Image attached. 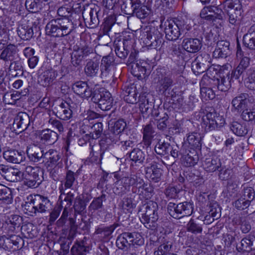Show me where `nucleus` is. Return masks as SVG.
Instances as JSON below:
<instances>
[{
    "label": "nucleus",
    "mask_w": 255,
    "mask_h": 255,
    "mask_svg": "<svg viewBox=\"0 0 255 255\" xmlns=\"http://www.w3.org/2000/svg\"><path fill=\"white\" fill-rule=\"evenodd\" d=\"M26 200L24 208L31 213H49L53 207L52 202L48 197L40 194L29 195Z\"/></svg>",
    "instance_id": "nucleus-1"
},
{
    "label": "nucleus",
    "mask_w": 255,
    "mask_h": 255,
    "mask_svg": "<svg viewBox=\"0 0 255 255\" xmlns=\"http://www.w3.org/2000/svg\"><path fill=\"white\" fill-rule=\"evenodd\" d=\"M73 30L72 22L67 18L53 19L46 25V33L51 36L61 37L69 34Z\"/></svg>",
    "instance_id": "nucleus-2"
},
{
    "label": "nucleus",
    "mask_w": 255,
    "mask_h": 255,
    "mask_svg": "<svg viewBox=\"0 0 255 255\" xmlns=\"http://www.w3.org/2000/svg\"><path fill=\"white\" fill-rule=\"evenodd\" d=\"M158 206L153 201H149L142 205L139 212L141 213V222L147 229H155L157 227L158 219Z\"/></svg>",
    "instance_id": "nucleus-3"
},
{
    "label": "nucleus",
    "mask_w": 255,
    "mask_h": 255,
    "mask_svg": "<svg viewBox=\"0 0 255 255\" xmlns=\"http://www.w3.org/2000/svg\"><path fill=\"white\" fill-rule=\"evenodd\" d=\"M11 173L20 178L21 175L23 184L29 188H36L40 184L42 177L43 170L39 167L27 166L23 172L14 171Z\"/></svg>",
    "instance_id": "nucleus-4"
},
{
    "label": "nucleus",
    "mask_w": 255,
    "mask_h": 255,
    "mask_svg": "<svg viewBox=\"0 0 255 255\" xmlns=\"http://www.w3.org/2000/svg\"><path fill=\"white\" fill-rule=\"evenodd\" d=\"M164 32L165 37L169 40H176L185 30H189L190 26L185 23L183 20L175 19L165 22Z\"/></svg>",
    "instance_id": "nucleus-5"
},
{
    "label": "nucleus",
    "mask_w": 255,
    "mask_h": 255,
    "mask_svg": "<svg viewBox=\"0 0 255 255\" xmlns=\"http://www.w3.org/2000/svg\"><path fill=\"white\" fill-rule=\"evenodd\" d=\"M44 155V159L43 162H45V165L53 179H57V171L62 166L60 154L55 150L50 149L45 152Z\"/></svg>",
    "instance_id": "nucleus-6"
},
{
    "label": "nucleus",
    "mask_w": 255,
    "mask_h": 255,
    "mask_svg": "<svg viewBox=\"0 0 255 255\" xmlns=\"http://www.w3.org/2000/svg\"><path fill=\"white\" fill-rule=\"evenodd\" d=\"M116 244L119 249H124L130 246H140L143 244L141 236L136 233H123L117 239Z\"/></svg>",
    "instance_id": "nucleus-7"
},
{
    "label": "nucleus",
    "mask_w": 255,
    "mask_h": 255,
    "mask_svg": "<svg viewBox=\"0 0 255 255\" xmlns=\"http://www.w3.org/2000/svg\"><path fill=\"white\" fill-rule=\"evenodd\" d=\"M167 209L170 216L174 218L188 216L193 212L192 205L187 202L180 203L178 204L170 202L168 205Z\"/></svg>",
    "instance_id": "nucleus-8"
},
{
    "label": "nucleus",
    "mask_w": 255,
    "mask_h": 255,
    "mask_svg": "<svg viewBox=\"0 0 255 255\" xmlns=\"http://www.w3.org/2000/svg\"><path fill=\"white\" fill-rule=\"evenodd\" d=\"M92 52L93 49L86 44L74 46L71 54V63L74 66L79 65L84 58Z\"/></svg>",
    "instance_id": "nucleus-9"
},
{
    "label": "nucleus",
    "mask_w": 255,
    "mask_h": 255,
    "mask_svg": "<svg viewBox=\"0 0 255 255\" xmlns=\"http://www.w3.org/2000/svg\"><path fill=\"white\" fill-rule=\"evenodd\" d=\"M18 113L17 117L15 118L13 127L18 132H21L26 129L29 123L35 120L37 115H34V113Z\"/></svg>",
    "instance_id": "nucleus-10"
},
{
    "label": "nucleus",
    "mask_w": 255,
    "mask_h": 255,
    "mask_svg": "<svg viewBox=\"0 0 255 255\" xmlns=\"http://www.w3.org/2000/svg\"><path fill=\"white\" fill-rule=\"evenodd\" d=\"M195 62L197 67L200 69L201 72L207 70V75H204L202 79L201 84H203L206 80H208L209 76L208 75L211 72L212 69H214L210 66V55L206 53L200 55L196 58Z\"/></svg>",
    "instance_id": "nucleus-11"
},
{
    "label": "nucleus",
    "mask_w": 255,
    "mask_h": 255,
    "mask_svg": "<svg viewBox=\"0 0 255 255\" xmlns=\"http://www.w3.org/2000/svg\"><path fill=\"white\" fill-rule=\"evenodd\" d=\"M163 39L160 32L157 30L149 31L147 33L146 37L143 40V43L148 49H157L161 46Z\"/></svg>",
    "instance_id": "nucleus-12"
},
{
    "label": "nucleus",
    "mask_w": 255,
    "mask_h": 255,
    "mask_svg": "<svg viewBox=\"0 0 255 255\" xmlns=\"http://www.w3.org/2000/svg\"><path fill=\"white\" fill-rule=\"evenodd\" d=\"M223 14V12L221 9L214 6L204 7L200 12L201 17L209 21L222 19Z\"/></svg>",
    "instance_id": "nucleus-13"
},
{
    "label": "nucleus",
    "mask_w": 255,
    "mask_h": 255,
    "mask_svg": "<svg viewBox=\"0 0 255 255\" xmlns=\"http://www.w3.org/2000/svg\"><path fill=\"white\" fill-rule=\"evenodd\" d=\"M99 11V7L96 5L91 7L90 10H84L82 15L85 22L88 23L91 27H95L99 23L98 14Z\"/></svg>",
    "instance_id": "nucleus-14"
},
{
    "label": "nucleus",
    "mask_w": 255,
    "mask_h": 255,
    "mask_svg": "<svg viewBox=\"0 0 255 255\" xmlns=\"http://www.w3.org/2000/svg\"><path fill=\"white\" fill-rule=\"evenodd\" d=\"M72 88L75 94L82 98L87 99L92 96V90L86 82H76L73 84Z\"/></svg>",
    "instance_id": "nucleus-15"
},
{
    "label": "nucleus",
    "mask_w": 255,
    "mask_h": 255,
    "mask_svg": "<svg viewBox=\"0 0 255 255\" xmlns=\"http://www.w3.org/2000/svg\"><path fill=\"white\" fill-rule=\"evenodd\" d=\"M57 76V71L53 69L46 70L39 76V82L44 87H49L52 84Z\"/></svg>",
    "instance_id": "nucleus-16"
},
{
    "label": "nucleus",
    "mask_w": 255,
    "mask_h": 255,
    "mask_svg": "<svg viewBox=\"0 0 255 255\" xmlns=\"http://www.w3.org/2000/svg\"><path fill=\"white\" fill-rule=\"evenodd\" d=\"M229 46V42L226 40L218 41L213 53V56L215 58L227 57L230 52Z\"/></svg>",
    "instance_id": "nucleus-17"
},
{
    "label": "nucleus",
    "mask_w": 255,
    "mask_h": 255,
    "mask_svg": "<svg viewBox=\"0 0 255 255\" xmlns=\"http://www.w3.org/2000/svg\"><path fill=\"white\" fill-rule=\"evenodd\" d=\"M149 165V166L145 168V176L153 182H157L160 179L161 170L157 167L156 162L154 161H152Z\"/></svg>",
    "instance_id": "nucleus-18"
},
{
    "label": "nucleus",
    "mask_w": 255,
    "mask_h": 255,
    "mask_svg": "<svg viewBox=\"0 0 255 255\" xmlns=\"http://www.w3.org/2000/svg\"><path fill=\"white\" fill-rule=\"evenodd\" d=\"M126 123L123 120H119L116 122L110 130V139L116 143L120 140V134L124 130Z\"/></svg>",
    "instance_id": "nucleus-19"
},
{
    "label": "nucleus",
    "mask_w": 255,
    "mask_h": 255,
    "mask_svg": "<svg viewBox=\"0 0 255 255\" xmlns=\"http://www.w3.org/2000/svg\"><path fill=\"white\" fill-rule=\"evenodd\" d=\"M27 154L29 160L36 162L39 161L42 158L44 159V150L40 146L33 144L30 146L26 150Z\"/></svg>",
    "instance_id": "nucleus-20"
},
{
    "label": "nucleus",
    "mask_w": 255,
    "mask_h": 255,
    "mask_svg": "<svg viewBox=\"0 0 255 255\" xmlns=\"http://www.w3.org/2000/svg\"><path fill=\"white\" fill-rule=\"evenodd\" d=\"M17 53V47L15 45L11 44L7 45L1 52L0 59L6 62H11L10 66L12 65L13 61Z\"/></svg>",
    "instance_id": "nucleus-21"
},
{
    "label": "nucleus",
    "mask_w": 255,
    "mask_h": 255,
    "mask_svg": "<svg viewBox=\"0 0 255 255\" xmlns=\"http://www.w3.org/2000/svg\"><path fill=\"white\" fill-rule=\"evenodd\" d=\"M182 46L185 50L190 53H196L202 47V42L198 38H185L183 40Z\"/></svg>",
    "instance_id": "nucleus-22"
},
{
    "label": "nucleus",
    "mask_w": 255,
    "mask_h": 255,
    "mask_svg": "<svg viewBox=\"0 0 255 255\" xmlns=\"http://www.w3.org/2000/svg\"><path fill=\"white\" fill-rule=\"evenodd\" d=\"M3 156L6 160L13 163H19L22 161L24 158L23 152L14 149L5 151Z\"/></svg>",
    "instance_id": "nucleus-23"
},
{
    "label": "nucleus",
    "mask_w": 255,
    "mask_h": 255,
    "mask_svg": "<svg viewBox=\"0 0 255 255\" xmlns=\"http://www.w3.org/2000/svg\"><path fill=\"white\" fill-rule=\"evenodd\" d=\"M250 58L247 56L242 57L236 68L232 73V77L238 79L250 65Z\"/></svg>",
    "instance_id": "nucleus-24"
},
{
    "label": "nucleus",
    "mask_w": 255,
    "mask_h": 255,
    "mask_svg": "<svg viewBox=\"0 0 255 255\" xmlns=\"http://www.w3.org/2000/svg\"><path fill=\"white\" fill-rule=\"evenodd\" d=\"M86 238L79 242H76L71 249L72 255H86L89 252V247L86 241Z\"/></svg>",
    "instance_id": "nucleus-25"
},
{
    "label": "nucleus",
    "mask_w": 255,
    "mask_h": 255,
    "mask_svg": "<svg viewBox=\"0 0 255 255\" xmlns=\"http://www.w3.org/2000/svg\"><path fill=\"white\" fill-rule=\"evenodd\" d=\"M39 137L43 142L52 144L57 140L58 135L55 131L47 128L39 132Z\"/></svg>",
    "instance_id": "nucleus-26"
},
{
    "label": "nucleus",
    "mask_w": 255,
    "mask_h": 255,
    "mask_svg": "<svg viewBox=\"0 0 255 255\" xmlns=\"http://www.w3.org/2000/svg\"><path fill=\"white\" fill-rule=\"evenodd\" d=\"M216 114L219 113H207L205 116H203L201 126L205 132H207L215 129L216 123H214L213 119L216 116Z\"/></svg>",
    "instance_id": "nucleus-27"
},
{
    "label": "nucleus",
    "mask_w": 255,
    "mask_h": 255,
    "mask_svg": "<svg viewBox=\"0 0 255 255\" xmlns=\"http://www.w3.org/2000/svg\"><path fill=\"white\" fill-rule=\"evenodd\" d=\"M100 70V62L97 60H90L85 66L84 71L85 74L91 77L96 76Z\"/></svg>",
    "instance_id": "nucleus-28"
},
{
    "label": "nucleus",
    "mask_w": 255,
    "mask_h": 255,
    "mask_svg": "<svg viewBox=\"0 0 255 255\" xmlns=\"http://www.w3.org/2000/svg\"><path fill=\"white\" fill-rule=\"evenodd\" d=\"M202 166L206 171L213 172L221 167V163L217 158H206L202 162Z\"/></svg>",
    "instance_id": "nucleus-29"
},
{
    "label": "nucleus",
    "mask_w": 255,
    "mask_h": 255,
    "mask_svg": "<svg viewBox=\"0 0 255 255\" xmlns=\"http://www.w3.org/2000/svg\"><path fill=\"white\" fill-rule=\"evenodd\" d=\"M124 100L129 104H134L137 101V93L134 86L125 87L122 92Z\"/></svg>",
    "instance_id": "nucleus-30"
},
{
    "label": "nucleus",
    "mask_w": 255,
    "mask_h": 255,
    "mask_svg": "<svg viewBox=\"0 0 255 255\" xmlns=\"http://www.w3.org/2000/svg\"><path fill=\"white\" fill-rule=\"evenodd\" d=\"M75 173L71 170L67 171L65 180L63 182H62V183L59 187V190L61 193L59 199L62 198V194L65 195L64 188H65V189L71 188L75 181Z\"/></svg>",
    "instance_id": "nucleus-31"
},
{
    "label": "nucleus",
    "mask_w": 255,
    "mask_h": 255,
    "mask_svg": "<svg viewBox=\"0 0 255 255\" xmlns=\"http://www.w3.org/2000/svg\"><path fill=\"white\" fill-rule=\"evenodd\" d=\"M247 94H241L239 96L235 97L232 101V105L234 109L240 112L247 111Z\"/></svg>",
    "instance_id": "nucleus-32"
},
{
    "label": "nucleus",
    "mask_w": 255,
    "mask_h": 255,
    "mask_svg": "<svg viewBox=\"0 0 255 255\" xmlns=\"http://www.w3.org/2000/svg\"><path fill=\"white\" fill-rule=\"evenodd\" d=\"M243 41L245 45L252 49H255V26H252L244 35Z\"/></svg>",
    "instance_id": "nucleus-33"
},
{
    "label": "nucleus",
    "mask_w": 255,
    "mask_h": 255,
    "mask_svg": "<svg viewBox=\"0 0 255 255\" xmlns=\"http://www.w3.org/2000/svg\"><path fill=\"white\" fill-rule=\"evenodd\" d=\"M239 248L246 252H250L255 249V237L253 235H249L243 239L241 241V247Z\"/></svg>",
    "instance_id": "nucleus-34"
},
{
    "label": "nucleus",
    "mask_w": 255,
    "mask_h": 255,
    "mask_svg": "<svg viewBox=\"0 0 255 255\" xmlns=\"http://www.w3.org/2000/svg\"><path fill=\"white\" fill-rule=\"evenodd\" d=\"M17 32L19 36L24 40H29L33 35L32 28L26 24L19 25L17 29Z\"/></svg>",
    "instance_id": "nucleus-35"
},
{
    "label": "nucleus",
    "mask_w": 255,
    "mask_h": 255,
    "mask_svg": "<svg viewBox=\"0 0 255 255\" xmlns=\"http://www.w3.org/2000/svg\"><path fill=\"white\" fill-rule=\"evenodd\" d=\"M245 86L251 90H255V67L248 69L246 72Z\"/></svg>",
    "instance_id": "nucleus-36"
},
{
    "label": "nucleus",
    "mask_w": 255,
    "mask_h": 255,
    "mask_svg": "<svg viewBox=\"0 0 255 255\" xmlns=\"http://www.w3.org/2000/svg\"><path fill=\"white\" fill-rule=\"evenodd\" d=\"M12 200V195L10 188L0 184V200L6 204L10 203Z\"/></svg>",
    "instance_id": "nucleus-37"
},
{
    "label": "nucleus",
    "mask_w": 255,
    "mask_h": 255,
    "mask_svg": "<svg viewBox=\"0 0 255 255\" xmlns=\"http://www.w3.org/2000/svg\"><path fill=\"white\" fill-rule=\"evenodd\" d=\"M130 159L135 163H142L145 159V154L139 148H134L129 153Z\"/></svg>",
    "instance_id": "nucleus-38"
},
{
    "label": "nucleus",
    "mask_w": 255,
    "mask_h": 255,
    "mask_svg": "<svg viewBox=\"0 0 255 255\" xmlns=\"http://www.w3.org/2000/svg\"><path fill=\"white\" fill-rule=\"evenodd\" d=\"M143 140L146 145H149L151 140L155 135V131L150 124L146 125L143 129Z\"/></svg>",
    "instance_id": "nucleus-39"
},
{
    "label": "nucleus",
    "mask_w": 255,
    "mask_h": 255,
    "mask_svg": "<svg viewBox=\"0 0 255 255\" xmlns=\"http://www.w3.org/2000/svg\"><path fill=\"white\" fill-rule=\"evenodd\" d=\"M171 149L170 144L165 141L158 142L154 147L156 153L159 155H166L168 154Z\"/></svg>",
    "instance_id": "nucleus-40"
},
{
    "label": "nucleus",
    "mask_w": 255,
    "mask_h": 255,
    "mask_svg": "<svg viewBox=\"0 0 255 255\" xmlns=\"http://www.w3.org/2000/svg\"><path fill=\"white\" fill-rule=\"evenodd\" d=\"M173 83V80L170 76H165L161 77L158 81V86L160 92L164 93Z\"/></svg>",
    "instance_id": "nucleus-41"
},
{
    "label": "nucleus",
    "mask_w": 255,
    "mask_h": 255,
    "mask_svg": "<svg viewBox=\"0 0 255 255\" xmlns=\"http://www.w3.org/2000/svg\"><path fill=\"white\" fill-rule=\"evenodd\" d=\"M201 136L196 132L191 133L187 136V140L189 144L193 148H199L201 146Z\"/></svg>",
    "instance_id": "nucleus-42"
},
{
    "label": "nucleus",
    "mask_w": 255,
    "mask_h": 255,
    "mask_svg": "<svg viewBox=\"0 0 255 255\" xmlns=\"http://www.w3.org/2000/svg\"><path fill=\"white\" fill-rule=\"evenodd\" d=\"M231 129L238 136H244L248 133V129L246 127L237 122L232 123Z\"/></svg>",
    "instance_id": "nucleus-43"
},
{
    "label": "nucleus",
    "mask_w": 255,
    "mask_h": 255,
    "mask_svg": "<svg viewBox=\"0 0 255 255\" xmlns=\"http://www.w3.org/2000/svg\"><path fill=\"white\" fill-rule=\"evenodd\" d=\"M155 118L156 120L159 122L157 125L158 128L163 129L167 126L166 121L168 119V116L166 113H154V115H153Z\"/></svg>",
    "instance_id": "nucleus-44"
},
{
    "label": "nucleus",
    "mask_w": 255,
    "mask_h": 255,
    "mask_svg": "<svg viewBox=\"0 0 255 255\" xmlns=\"http://www.w3.org/2000/svg\"><path fill=\"white\" fill-rule=\"evenodd\" d=\"M241 195L242 197L251 203L255 198V191L254 189L251 187H245Z\"/></svg>",
    "instance_id": "nucleus-45"
},
{
    "label": "nucleus",
    "mask_w": 255,
    "mask_h": 255,
    "mask_svg": "<svg viewBox=\"0 0 255 255\" xmlns=\"http://www.w3.org/2000/svg\"><path fill=\"white\" fill-rule=\"evenodd\" d=\"M20 98V93L17 91L15 93H5L3 97V101L6 104H14Z\"/></svg>",
    "instance_id": "nucleus-46"
},
{
    "label": "nucleus",
    "mask_w": 255,
    "mask_h": 255,
    "mask_svg": "<svg viewBox=\"0 0 255 255\" xmlns=\"http://www.w3.org/2000/svg\"><path fill=\"white\" fill-rule=\"evenodd\" d=\"M187 230L194 234H200L202 232V227L194 220L191 219L187 224Z\"/></svg>",
    "instance_id": "nucleus-47"
},
{
    "label": "nucleus",
    "mask_w": 255,
    "mask_h": 255,
    "mask_svg": "<svg viewBox=\"0 0 255 255\" xmlns=\"http://www.w3.org/2000/svg\"><path fill=\"white\" fill-rule=\"evenodd\" d=\"M132 12L138 18L142 19L144 18L148 15L150 9L146 6L143 5L132 9Z\"/></svg>",
    "instance_id": "nucleus-48"
},
{
    "label": "nucleus",
    "mask_w": 255,
    "mask_h": 255,
    "mask_svg": "<svg viewBox=\"0 0 255 255\" xmlns=\"http://www.w3.org/2000/svg\"><path fill=\"white\" fill-rule=\"evenodd\" d=\"M92 131L89 134V136L92 139H97L101 135L103 131V125L101 123H97L94 124L91 128Z\"/></svg>",
    "instance_id": "nucleus-49"
},
{
    "label": "nucleus",
    "mask_w": 255,
    "mask_h": 255,
    "mask_svg": "<svg viewBox=\"0 0 255 255\" xmlns=\"http://www.w3.org/2000/svg\"><path fill=\"white\" fill-rule=\"evenodd\" d=\"M172 247V244L170 242L167 241L163 243L159 246L157 249L154 252V255H166L170 252Z\"/></svg>",
    "instance_id": "nucleus-50"
},
{
    "label": "nucleus",
    "mask_w": 255,
    "mask_h": 255,
    "mask_svg": "<svg viewBox=\"0 0 255 255\" xmlns=\"http://www.w3.org/2000/svg\"><path fill=\"white\" fill-rule=\"evenodd\" d=\"M74 208L76 212L81 214L86 208V203L80 196L76 197L74 203Z\"/></svg>",
    "instance_id": "nucleus-51"
},
{
    "label": "nucleus",
    "mask_w": 255,
    "mask_h": 255,
    "mask_svg": "<svg viewBox=\"0 0 255 255\" xmlns=\"http://www.w3.org/2000/svg\"><path fill=\"white\" fill-rule=\"evenodd\" d=\"M142 63H135L132 65V69L134 75L138 78H142V75L146 74V69L145 66L142 65Z\"/></svg>",
    "instance_id": "nucleus-52"
},
{
    "label": "nucleus",
    "mask_w": 255,
    "mask_h": 255,
    "mask_svg": "<svg viewBox=\"0 0 255 255\" xmlns=\"http://www.w3.org/2000/svg\"><path fill=\"white\" fill-rule=\"evenodd\" d=\"M226 6L230 9H234L237 14H241L242 5L241 0H227Z\"/></svg>",
    "instance_id": "nucleus-53"
},
{
    "label": "nucleus",
    "mask_w": 255,
    "mask_h": 255,
    "mask_svg": "<svg viewBox=\"0 0 255 255\" xmlns=\"http://www.w3.org/2000/svg\"><path fill=\"white\" fill-rule=\"evenodd\" d=\"M25 7L28 11L35 12L41 8V5L39 3L38 0H26Z\"/></svg>",
    "instance_id": "nucleus-54"
},
{
    "label": "nucleus",
    "mask_w": 255,
    "mask_h": 255,
    "mask_svg": "<svg viewBox=\"0 0 255 255\" xmlns=\"http://www.w3.org/2000/svg\"><path fill=\"white\" fill-rule=\"evenodd\" d=\"M218 88L221 91H226L230 87V77L227 75L226 77H221L218 79Z\"/></svg>",
    "instance_id": "nucleus-55"
},
{
    "label": "nucleus",
    "mask_w": 255,
    "mask_h": 255,
    "mask_svg": "<svg viewBox=\"0 0 255 255\" xmlns=\"http://www.w3.org/2000/svg\"><path fill=\"white\" fill-rule=\"evenodd\" d=\"M250 203L241 196L240 198L233 202V206L238 210H243L250 205Z\"/></svg>",
    "instance_id": "nucleus-56"
},
{
    "label": "nucleus",
    "mask_w": 255,
    "mask_h": 255,
    "mask_svg": "<svg viewBox=\"0 0 255 255\" xmlns=\"http://www.w3.org/2000/svg\"><path fill=\"white\" fill-rule=\"evenodd\" d=\"M200 94L202 98L205 100H212L215 97L213 91L211 88L207 87H201Z\"/></svg>",
    "instance_id": "nucleus-57"
},
{
    "label": "nucleus",
    "mask_w": 255,
    "mask_h": 255,
    "mask_svg": "<svg viewBox=\"0 0 255 255\" xmlns=\"http://www.w3.org/2000/svg\"><path fill=\"white\" fill-rule=\"evenodd\" d=\"M115 50L117 55L121 58H125L128 54V51L125 49L123 42L116 44Z\"/></svg>",
    "instance_id": "nucleus-58"
},
{
    "label": "nucleus",
    "mask_w": 255,
    "mask_h": 255,
    "mask_svg": "<svg viewBox=\"0 0 255 255\" xmlns=\"http://www.w3.org/2000/svg\"><path fill=\"white\" fill-rule=\"evenodd\" d=\"M197 159L194 158L189 154L185 155L182 157V163L187 167L192 166L197 163Z\"/></svg>",
    "instance_id": "nucleus-59"
},
{
    "label": "nucleus",
    "mask_w": 255,
    "mask_h": 255,
    "mask_svg": "<svg viewBox=\"0 0 255 255\" xmlns=\"http://www.w3.org/2000/svg\"><path fill=\"white\" fill-rule=\"evenodd\" d=\"M129 180L130 186H134L138 188L139 191L140 188L144 182L143 179L136 174L130 176L129 177Z\"/></svg>",
    "instance_id": "nucleus-60"
},
{
    "label": "nucleus",
    "mask_w": 255,
    "mask_h": 255,
    "mask_svg": "<svg viewBox=\"0 0 255 255\" xmlns=\"http://www.w3.org/2000/svg\"><path fill=\"white\" fill-rule=\"evenodd\" d=\"M104 88H97L92 91V94L91 96L92 97V100L95 103H98V105L100 102L101 98H102V95L103 94L102 90Z\"/></svg>",
    "instance_id": "nucleus-61"
},
{
    "label": "nucleus",
    "mask_w": 255,
    "mask_h": 255,
    "mask_svg": "<svg viewBox=\"0 0 255 255\" xmlns=\"http://www.w3.org/2000/svg\"><path fill=\"white\" fill-rule=\"evenodd\" d=\"M140 189L141 190V193L144 195L146 198L150 197L153 191V188L150 186L145 184L144 183L141 185L140 188Z\"/></svg>",
    "instance_id": "nucleus-62"
},
{
    "label": "nucleus",
    "mask_w": 255,
    "mask_h": 255,
    "mask_svg": "<svg viewBox=\"0 0 255 255\" xmlns=\"http://www.w3.org/2000/svg\"><path fill=\"white\" fill-rule=\"evenodd\" d=\"M122 208L123 210L130 212L134 208V204L131 198H124L122 201Z\"/></svg>",
    "instance_id": "nucleus-63"
},
{
    "label": "nucleus",
    "mask_w": 255,
    "mask_h": 255,
    "mask_svg": "<svg viewBox=\"0 0 255 255\" xmlns=\"http://www.w3.org/2000/svg\"><path fill=\"white\" fill-rule=\"evenodd\" d=\"M101 77L102 79L107 80L112 77V74L111 72V68L105 66H100Z\"/></svg>",
    "instance_id": "nucleus-64"
}]
</instances>
